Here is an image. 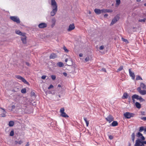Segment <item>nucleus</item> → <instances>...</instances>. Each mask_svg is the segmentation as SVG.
I'll list each match as a JSON object with an SVG mask.
<instances>
[{
    "label": "nucleus",
    "instance_id": "1",
    "mask_svg": "<svg viewBox=\"0 0 146 146\" xmlns=\"http://www.w3.org/2000/svg\"><path fill=\"white\" fill-rule=\"evenodd\" d=\"M51 7L52 10L51 12L50 15L51 16H53L56 13L58 10V6L55 0H51Z\"/></svg>",
    "mask_w": 146,
    "mask_h": 146
},
{
    "label": "nucleus",
    "instance_id": "2",
    "mask_svg": "<svg viewBox=\"0 0 146 146\" xmlns=\"http://www.w3.org/2000/svg\"><path fill=\"white\" fill-rule=\"evenodd\" d=\"M134 114L129 112H126L123 114L125 118L127 119H129L131 117H134Z\"/></svg>",
    "mask_w": 146,
    "mask_h": 146
},
{
    "label": "nucleus",
    "instance_id": "3",
    "mask_svg": "<svg viewBox=\"0 0 146 146\" xmlns=\"http://www.w3.org/2000/svg\"><path fill=\"white\" fill-rule=\"evenodd\" d=\"M10 19L13 21L16 22L17 24L19 23L20 22L19 19L17 16H11L10 17Z\"/></svg>",
    "mask_w": 146,
    "mask_h": 146
},
{
    "label": "nucleus",
    "instance_id": "4",
    "mask_svg": "<svg viewBox=\"0 0 146 146\" xmlns=\"http://www.w3.org/2000/svg\"><path fill=\"white\" fill-rule=\"evenodd\" d=\"M16 78L22 81L25 84L29 85V83L27 82L23 77L19 75H16L15 76Z\"/></svg>",
    "mask_w": 146,
    "mask_h": 146
},
{
    "label": "nucleus",
    "instance_id": "5",
    "mask_svg": "<svg viewBox=\"0 0 146 146\" xmlns=\"http://www.w3.org/2000/svg\"><path fill=\"white\" fill-rule=\"evenodd\" d=\"M135 145V146H144L143 141H141L140 139H137Z\"/></svg>",
    "mask_w": 146,
    "mask_h": 146
},
{
    "label": "nucleus",
    "instance_id": "6",
    "mask_svg": "<svg viewBox=\"0 0 146 146\" xmlns=\"http://www.w3.org/2000/svg\"><path fill=\"white\" fill-rule=\"evenodd\" d=\"M132 96L135 99L139 100L141 102H143L145 101V100L143 99L141 96H139L137 94L133 95Z\"/></svg>",
    "mask_w": 146,
    "mask_h": 146
},
{
    "label": "nucleus",
    "instance_id": "7",
    "mask_svg": "<svg viewBox=\"0 0 146 146\" xmlns=\"http://www.w3.org/2000/svg\"><path fill=\"white\" fill-rule=\"evenodd\" d=\"M106 119L109 123H111L114 120V118L111 115H109L107 117L105 118Z\"/></svg>",
    "mask_w": 146,
    "mask_h": 146
},
{
    "label": "nucleus",
    "instance_id": "8",
    "mask_svg": "<svg viewBox=\"0 0 146 146\" xmlns=\"http://www.w3.org/2000/svg\"><path fill=\"white\" fill-rule=\"evenodd\" d=\"M119 19V17L118 16H116L114 17V18L112 19L110 25H113L116 22L118 21Z\"/></svg>",
    "mask_w": 146,
    "mask_h": 146
},
{
    "label": "nucleus",
    "instance_id": "9",
    "mask_svg": "<svg viewBox=\"0 0 146 146\" xmlns=\"http://www.w3.org/2000/svg\"><path fill=\"white\" fill-rule=\"evenodd\" d=\"M47 24L44 23H40L38 25V27L40 28H43L46 27Z\"/></svg>",
    "mask_w": 146,
    "mask_h": 146
},
{
    "label": "nucleus",
    "instance_id": "10",
    "mask_svg": "<svg viewBox=\"0 0 146 146\" xmlns=\"http://www.w3.org/2000/svg\"><path fill=\"white\" fill-rule=\"evenodd\" d=\"M74 28L75 26L74 24H70L69 26V27L67 29V31H68L70 32L74 29Z\"/></svg>",
    "mask_w": 146,
    "mask_h": 146
},
{
    "label": "nucleus",
    "instance_id": "11",
    "mask_svg": "<svg viewBox=\"0 0 146 146\" xmlns=\"http://www.w3.org/2000/svg\"><path fill=\"white\" fill-rule=\"evenodd\" d=\"M22 36L23 37H21V40L24 44H26L27 42L26 36H25V34H23V35Z\"/></svg>",
    "mask_w": 146,
    "mask_h": 146
},
{
    "label": "nucleus",
    "instance_id": "12",
    "mask_svg": "<svg viewBox=\"0 0 146 146\" xmlns=\"http://www.w3.org/2000/svg\"><path fill=\"white\" fill-rule=\"evenodd\" d=\"M129 72L130 75L132 79L133 80L134 79L135 77V75L134 74V73L131 71L130 69H129Z\"/></svg>",
    "mask_w": 146,
    "mask_h": 146
},
{
    "label": "nucleus",
    "instance_id": "13",
    "mask_svg": "<svg viewBox=\"0 0 146 146\" xmlns=\"http://www.w3.org/2000/svg\"><path fill=\"white\" fill-rule=\"evenodd\" d=\"M129 96L128 95L127 93L125 92L124 93L122 98V99H127Z\"/></svg>",
    "mask_w": 146,
    "mask_h": 146
},
{
    "label": "nucleus",
    "instance_id": "14",
    "mask_svg": "<svg viewBox=\"0 0 146 146\" xmlns=\"http://www.w3.org/2000/svg\"><path fill=\"white\" fill-rule=\"evenodd\" d=\"M56 55L54 53H53L51 54L49 56L50 59H54L56 58Z\"/></svg>",
    "mask_w": 146,
    "mask_h": 146
},
{
    "label": "nucleus",
    "instance_id": "15",
    "mask_svg": "<svg viewBox=\"0 0 146 146\" xmlns=\"http://www.w3.org/2000/svg\"><path fill=\"white\" fill-rule=\"evenodd\" d=\"M56 21V20L55 18H53L52 19L51 21L52 24L51 25V27L52 28L54 26L55 24Z\"/></svg>",
    "mask_w": 146,
    "mask_h": 146
},
{
    "label": "nucleus",
    "instance_id": "16",
    "mask_svg": "<svg viewBox=\"0 0 146 146\" xmlns=\"http://www.w3.org/2000/svg\"><path fill=\"white\" fill-rule=\"evenodd\" d=\"M94 12L97 15H99L101 13V10L98 9H95L94 10Z\"/></svg>",
    "mask_w": 146,
    "mask_h": 146
},
{
    "label": "nucleus",
    "instance_id": "17",
    "mask_svg": "<svg viewBox=\"0 0 146 146\" xmlns=\"http://www.w3.org/2000/svg\"><path fill=\"white\" fill-rule=\"evenodd\" d=\"M15 33L16 34L21 36H23L24 33H22L19 30H16L15 31Z\"/></svg>",
    "mask_w": 146,
    "mask_h": 146
},
{
    "label": "nucleus",
    "instance_id": "18",
    "mask_svg": "<svg viewBox=\"0 0 146 146\" xmlns=\"http://www.w3.org/2000/svg\"><path fill=\"white\" fill-rule=\"evenodd\" d=\"M118 123L116 121H113L111 123V125L112 126H116L118 125Z\"/></svg>",
    "mask_w": 146,
    "mask_h": 146
},
{
    "label": "nucleus",
    "instance_id": "19",
    "mask_svg": "<svg viewBox=\"0 0 146 146\" xmlns=\"http://www.w3.org/2000/svg\"><path fill=\"white\" fill-rule=\"evenodd\" d=\"M56 65L60 67H61L63 66L64 64L62 62H59L57 63Z\"/></svg>",
    "mask_w": 146,
    "mask_h": 146
},
{
    "label": "nucleus",
    "instance_id": "20",
    "mask_svg": "<svg viewBox=\"0 0 146 146\" xmlns=\"http://www.w3.org/2000/svg\"><path fill=\"white\" fill-rule=\"evenodd\" d=\"M136 107L138 109H140L141 108V105L140 104L137 102H136L135 104Z\"/></svg>",
    "mask_w": 146,
    "mask_h": 146
},
{
    "label": "nucleus",
    "instance_id": "21",
    "mask_svg": "<svg viewBox=\"0 0 146 146\" xmlns=\"http://www.w3.org/2000/svg\"><path fill=\"white\" fill-rule=\"evenodd\" d=\"M140 87L143 89H146V86L144 84L141 83L140 84Z\"/></svg>",
    "mask_w": 146,
    "mask_h": 146
},
{
    "label": "nucleus",
    "instance_id": "22",
    "mask_svg": "<svg viewBox=\"0 0 146 146\" xmlns=\"http://www.w3.org/2000/svg\"><path fill=\"white\" fill-rule=\"evenodd\" d=\"M61 115L64 117H68L69 116L65 112L63 113H62L61 114Z\"/></svg>",
    "mask_w": 146,
    "mask_h": 146
},
{
    "label": "nucleus",
    "instance_id": "23",
    "mask_svg": "<svg viewBox=\"0 0 146 146\" xmlns=\"http://www.w3.org/2000/svg\"><path fill=\"white\" fill-rule=\"evenodd\" d=\"M131 136L132 140L133 143H134V140L135 138V134L134 133H132L131 135Z\"/></svg>",
    "mask_w": 146,
    "mask_h": 146
},
{
    "label": "nucleus",
    "instance_id": "24",
    "mask_svg": "<svg viewBox=\"0 0 146 146\" xmlns=\"http://www.w3.org/2000/svg\"><path fill=\"white\" fill-rule=\"evenodd\" d=\"M14 124V122L13 121H10L9 122V125L10 127H12L13 126Z\"/></svg>",
    "mask_w": 146,
    "mask_h": 146
},
{
    "label": "nucleus",
    "instance_id": "25",
    "mask_svg": "<svg viewBox=\"0 0 146 146\" xmlns=\"http://www.w3.org/2000/svg\"><path fill=\"white\" fill-rule=\"evenodd\" d=\"M84 119L86 123V126H88L89 124V121H87V119L86 117H84Z\"/></svg>",
    "mask_w": 146,
    "mask_h": 146
},
{
    "label": "nucleus",
    "instance_id": "26",
    "mask_svg": "<svg viewBox=\"0 0 146 146\" xmlns=\"http://www.w3.org/2000/svg\"><path fill=\"white\" fill-rule=\"evenodd\" d=\"M140 94L142 95H145L146 94V90H142Z\"/></svg>",
    "mask_w": 146,
    "mask_h": 146
},
{
    "label": "nucleus",
    "instance_id": "27",
    "mask_svg": "<svg viewBox=\"0 0 146 146\" xmlns=\"http://www.w3.org/2000/svg\"><path fill=\"white\" fill-rule=\"evenodd\" d=\"M120 3V0H116V6H118L119 5Z\"/></svg>",
    "mask_w": 146,
    "mask_h": 146
},
{
    "label": "nucleus",
    "instance_id": "28",
    "mask_svg": "<svg viewBox=\"0 0 146 146\" xmlns=\"http://www.w3.org/2000/svg\"><path fill=\"white\" fill-rule=\"evenodd\" d=\"M21 92L23 94L25 93L26 92V90L25 88H23L21 90Z\"/></svg>",
    "mask_w": 146,
    "mask_h": 146
},
{
    "label": "nucleus",
    "instance_id": "29",
    "mask_svg": "<svg viewBox=\"0 0 146 146\" xmlns=\"http://www.w3.org/2000/svg\"><path fill=\"white\" fill-rule=\"evenodd\" d=\"M144 127L143 126L141 127H139V131L140 132H141L143 131V130L144 131Z\"/></svg>",
    "mask_w": 146,
    "mask_h": 146
},
{
    "label": "nucleus",
    "instance_id": "30",
    "mask_svg": "<svg viewBox=\"0 0 146 146\" xmlns=\"http://www.w3.org/2000/svg\"><path fill=\"white\" fill-rule=\"evenodd\" d=\"M146 20V18H144L143 19H140L138 21L139 22H145V21Z\"/></svg>",
    "mask_w": 146,
    "mask_h": 146
},
{
    "label": "nucleus",
    "instance_id": "31",
    "mask_svg": "<svg viewBox=\"0 0 146 146\" xmlns=\"http://www.w3.org/2000/svg\"><path fill=\"white\" fill-rule=\"evenodd\" d=\"M136 80H141L142 79L139 76H137L136 78Z\"/></svg>",
    "mask_w": 146,
    "mask_h": 146
},
{
    "label": "nucleus",
    "instance_id": "32",
    "mask_svg": "<svg viewBox=\"0 0 146 146\" xmlns=\"http://www.w3.org/2000/svg\"><path fill=\"white\" fill-rule=\"evenodd\" d=\"M143 135L141 133H140V132L137 133V136L138 137H139L142 136Z\"/></svg>",
    "mask_w": 146,
    "mask_h": 146
},
{
    "label": "nucleus",
    "instance_id": "33",
    "mask_svg": "<svg viewBox=\"0 0 146 146\" xmlns=\"http://www.w3.org/2000/svg\"><path fill=\"white\" fill-rule=\"evenodd\" d=\"M14 135V132L13 130L11 131L9 135L11 136H12Z\"/></svg>",
    "mask_w": 146,
    "mask_h": 146
},
{
    "label": "nucleus",
    "instance_id": "34",
    "mask_svg": "<svg viewBox=\"0 0 146 146\" xmlns=\"http://www.w3.org/2000/svg\"><path fill=\"white\" fill-rule=\"evenodd\" d=\"M106 9H102L101 10V13H106Z\"/></svg>",
    "mask_w": 146,
    "mask_h": 146
},
{
    "label": "nucleus",
    "instance_id": "35",
    "mask_svg": "<svg viewBox=\"0 0 146 146\" xmlns=\"http://www.w3.org/2000/svg\"><path fill=\"white\" fill-rule=\"evenodd\" d=\"M64 108H61L60 109V112L61 113V114L62 113H63L64 112Z\"/></svg>",
    "mask_w": 146,
    "mask_h": 146
},
{
    "label": "nucleus",
    "instance_id": "36",
    "mask_svg": "<svg viewBox=\"0 0 146 146\" xmlns=\"http://www.w3.org/2000/svg\"><path fill=\"white\" fill-rule=\"evenodd\" d=\"M106 13H111L113 12L112 10L111 9H106Z\"/></svg>",
    "mask_w": 146,
    "mask_h": 146
},
{
    "label": "nucleus",
    "instance_id": "37",
    "mask_svg": "<svg viewBox=\"0 0 146 146\" xmlns=\"http://www.w3.org/2000/svg\"><path fill=\"white\" fill-rule=\"evenodd\" d=\"M123 66H120L118 69L117 71H119L123 69Z\"/></svg>",
    "mask_w": 146,
    "mask_h": 146
},
{
    "label": "nucleus",
    "instance_id": "38",
    "mask_svg": "<svg viewBox=\"0 0 146 146\" xmlns=\"http://www.w3.org/2000/svg\"><path fill=\"white\" fill-rule=\"evenodd\" d=\"M63 49L64 50V51L66 52H68V50L66 48V47L65 46H63Z\"/></svg>",
    "mask_w": 146,
    "mask_h": 146
},
{
    "label": "nucleus",
    "instance_id": "39",
    "mask_svg": "<svg viewBox=\"0 0 146 146\" xmlns=\"http://www.w3.org/2000/svg\"><path fill=\"white\" fill-rule=\"evenodd\" d=\"M51 78L53 80H54L56 78V76L54 75H52L51 76Z\"/></svg>",
    "mask_w": 146,
    "mask_h": 146
},
{
    "label": "nucleus",
    "instance_id": "40",
    "mask_svg": "<svg viewBox=\"0 0 146 146\" xmlns=\"http://www.w3.org/2000/svg\"><path fill=\"white\" fill-rule=\"evenodd\" d=\"M137 90L138 91L139 93H140V92H141V91H142V90L141 89V87H138L137 88Z\"/></svg>",
    "mask_w": 146,
    "mask_h": 146
},
{
    "label": "nucleus",
    "instance_id": "41",
    "mask_svg": "<svg viewBox=\"0 0 146 146\" xmlns=\"http://www.w3.org/2000/svg\"><path fill=\"white\" fill-rule=\"evenodd\" d=\"M90 58L89 57H88L85 58V62H87L89 60Z\"/></svg>",
    "mask_w": 146,
    "mask_h": 146
},
{
    "label": "nucleus",
    "instance_id": "42",
    "mask_svg": "<svg viewBox=\"0 0 146 146\" xmlns=\"http://www.w3.org/2000/svg\"><path fill=\"white\" fill-rule=\"evenodd\" d=\"M140 138H141V140H142V141H144L145 140V137L143 135H142V136H141L140 137Z\"/></svg>",
    "mask_w": 146,
    "mask_h": 146
},
{
    "label": "nucleus",
    "instance_id": "43",
    "mask_svg": "<svg viewBox=\"0 0 146 146\" xmlns=\"http://www.w3.org/2000/svg\"><path fill=\"white\" fill-rule=\"evenodd\" d=\"M5 113H3L1 114V117H5L6 116V115H5Z\"/></svg>",
    "mask_w": 146,
    "mask_h": 146
},
{
    "label": "nucleus",
    "instance_id": "44",
    "mask_svg": "<svg viewBox=\"0 0 146 146\" xmlns=\"http://www.w3.org/2000/svg\"><path fill=\"white\" fill-rule=\"evenodd\" d=\"M113 138V136L111 135H110L109 136V139L111 140Z\"/></svg>",
    "mask_w": 146,
    "mask_h": 146
},
{
    "label": "nucleus",
    "instance_id": "45",
    "mask_svg": "<svg viewBox=\"0 0 146 146\" xmlns=\"http://www.w3.org/2000/svg\"><path fill=\"white\" fill-rule=\"evenodd\" d=\"M104 46L103 45H102V46H100V47L99 48V49L100 50H102L103 49H104Z\"/></svg>",
    "mask_w": 146,
    "mask_h": 146
},
{
    "label": "nucleus",
    "instance_id": "46",
    "mask_svg": "<svg viewBox=\"0 0 146 146\" xmlns=\"http://www.w3.org/2000/svg\"><path fill=\"white\" fill-rule=\"evenodd\" d=\"M31 96H35V93L34 92H31Z\"/></svg>",
    "mask_w": 146,
    "mask_h": 146
},
{
    "label": "nucleus",
    "instance_id": "47",
    "mask_svg": "<svg viewBox=\"0 0 146 146\" xmlns=\"http://www.w3.org/2000/svg\"><path fill=\"white\" fill-rule=\"evenodd\" d=\"M0 109H1L2 110H3V113H6L7 112L5 111V110L3 108H0Z\"/></svg>",
    "mask_w": 146,
    "mask_h": 146
},
{
    "label": "nucleus",
    "instance_id": "48",
    "mask_svg": "<svg viewBox=\"0 0 146 146\" xmlns=\"http://www.w3.org/2000/svg\"><path fill=\"white\" fill-rule=\"evenodd\" d=\"M54 87V86L53 85H52V84H51L49 86V87H48V89H50V88H52Z\"/></svg>",
    "mask_w": 146,
    "mask_h": 146
},
{
    "label": "nucleus",
    "instance_id": "49",
    "mask_svg": "<svg viewBox=\"0 0 146 146\" xmlns=\"http://www.w3.org/2000/svg\"><path fill=\"white\" fill-rule=\"evenodd\" d=\"M122 39L125 42H128V40H127L124 39L123 38H122Z\"/></svg>",
    "mask_w": 146,
    "mask_h": 146
},
{
    "label": "nucleus",
    "instance_id": "50",
    "mask_svg": "<svg viewBox=\"0 0 146 146\" xmlns=\"http://www.w3.org/2000/svg\"><path fill=\"white\" fill-rule=\"evenodd\" d=\"M127 98L128 99V100L129 102V103H130V102H131V97L129 96L128 97V98Z\"/></svg>",
    "mask_w": 146,
    "mask_h": 146
},
{
    "label": "nucleus",
    "instance_id": "51",
    "mask_svg": "<svg viewBox=\"0 0 146 146\" xmlns=\"http://www.w3.org/2000/svg\"><path fill=\"white\" fill-rule=\"evenodd\" d=\"M141 119L144 121H146V117H143L141 118Z\"/></svg>",
    "mask_w": 146,
    "mask_h": 146
},
{
    "label": "nucleus",
    "instance_id": "52",
    "mask_svg": "<svg viewBox=\"0 0 146 146\" xmlns=\"http://www.w3.org/2000/svg\"><path fill=\"white\" fill-rule=\"evenodd\" d=\"M46 77V76L45 75L42 76L41 77V78L43 79H45Z\"/></svg>",
    "mask_w": 146,
    "mask_h": 146
},
{
    "label": "nucleus",
    "instance_id": "53",
    "mask_svg": "<svg viewBox=\"0 0 146 146\" xmlns=\"http://www.w3.org/2000/svg\"><path fill=\"white\" fill-rule=\"evenodd\" d=\"M102 70L104 72H106V70L105 68H103L102 69Z\"/></svg>",
    "mask_w": 146,
    "mask_h": 146
},
{
    "label": "nucleus",
    "instance_id": "54",
    "mask_svg": "<svg viewBox=\"0 0 146 146\" xmlns=\"http://www.w3.org/2000/svg\"><path fill=\"white\" fill-rule=\"evenodd\" d=\"M135 98H133V97L132 96V100L133 101V103H134L135 102Z\"/></svg>",
    "mask_w": 146,
    "mask_h": 146
},
{
    "label": "nucleus",
    "instance_id": "55",
    "mask_svg": "<svg viewBox=\"0 0 146 146\" xmlns=\"http://www.w3.org/2000/svg\"><path fill=\"white\" fill-rule=\"evenodd\" d=\"M23 143V141H20L18 142V143L19 144H21Z\"/></svg>",
    "mask_w": 146,
    "mask_h": 146
},
{
    "label": "nucleus",
    "instance_id": "56",
    "mask_svg": "<svg viewBox=\"0 0 146 146\" xmlns=\"http://www.w3.org/2000/svg\"><path fill=\"white\" fill-rule=\"evenodd\" d=\"M63 75L65 76H67V74L66 73L64 72L63 73Z\"/></svg>",
    "mask_w": 146,
    "mask_h": 146
},
{
    "label": "nucleus",
    "instance_id": "57",
    "mask_svg": "<svg viewBox=\"0 0 146 146\" xmlns=\"http://www.w3.org/2000/svg\"><path fill=\"white\" fill-rule=\"evenodd\" d=\"M108 15L107 14H105L104 15V17H106L108 16Z\"/></svg>",
    "mask_w": 146,
    "mask_h": 146
},
{
    "label": "nucleus",
    "instance_id": "58",
    "mask_svg": "<svg viewBox=\"0 0 146 146\" xmlns=\"http://www.w3.org/2000/svg\"><path fill=\"white\" fill-rule=\"evenodd\" d=\"M15 106L14 105H13L12 106V110L13 109H14L15 108Z\"/></svg>",
    "mask_w": 146,
    "mask_h": 146
},
{
    "label": "nucleus",
    "instance_id": "59",
    "mask_svg": "<svg viewBox=\"0 0 146 146\" xmlns=\"http://www.w3.org/2000/svg\"><path fill=\"white\" fill-rule=\"evenodd\" d=\"M83 54L82 53H80L79 54V56L80 57H82V56Z\"/></svg>",
    "mask_w": 146,
    "mask_h": 146
},
{
    "label": "nucleus",
    "instance_id": "60",
    "mask_svg": "<svg viewBox=\"0 0 146 146\" xmlns=\"http://www.w3.org/2000/svg\"><path fill=\"white\" fill-rule=\"evenodd\" d=\"M26 64L27 65V66H29V63L27 62H26Z\"/></svg>",
    "mask_w": 146,
    "mask_h": 146
},
{
    "label": "nucleus",
    "instance_id": "61",
    "mask_svg": "<svg viewBox=\"0 0 146 146\" xmlns=\"http://www.w3.org/2000/svg\"><path fill=\"white\" fill-rule=\"evenodd\" d=\"M29 142H28L27 144V145L25 146H29Z\"/></svg>",
    "mask_w": 146,
    "mask_h": 146
},
{
    "label": "nucleus",
    "instance_id": "62",
    "mask_svg": "<svg viewBox=\"0 0 146 146\" xmlns=\"http://www.w3.org/2000/svg\"><path fill=\"white\" fill-rule=\"evenodd\" d=\"M143 142L144 143V145L146 144V141H143Z\"/></svg>",
    "mask_w": 146,
    "mask_h": 146
},
{
    "label": "nucleus",
    "instance_id": "63",
    "mask_svg": "<svg viewBox=\"0 0 146 146\" xmlns=\"http://www.w3.org/2000/svg\"><path fill=\"white\" fill-rule=\"evenodd\" d=\"M128 146H131V144L130 142H128Z\"/></svg>",
    "mask_w": 146,
    "mask_h": 146
},
{
    "label": "nucleus",
    "instance_id": "64",
    "mask_svg": "<svg viewBox=\"0 0 146 146\" xmlns=\"http://www.w3.org/2000/svg\"><path fill=\"white\" fill-rule=\"evenodd\" d=\"M144 133H146V128L144 129Z\"/></svg>",
    "mask_w": 146,
    "mask_h": 146
}]
</instances>
